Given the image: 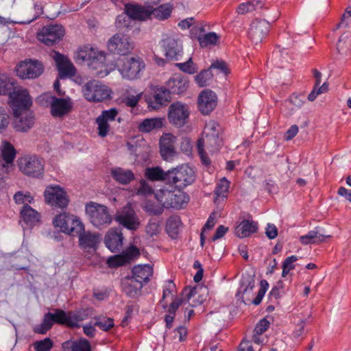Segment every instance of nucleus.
Returning <instances> with one entry per match:
<instances>
[{
  "instance_id": "nucleus-1",
  "label": "nucleus",
  "mask_w": 351,
  "mask_h": 351,
  "mask_svg": "<svg viewBox=\"0 0 351 351\" xmlns=\"http://www.w3.org/2000/svg\"><path fill=\"white\" fill-rule=\"evenodd\" d=\"M157 200L165 208H181L186 204L189 197L181 189L172 191L166 189H161L155 194Z\"/></svg>"
},
{
  "instance_id": "nucleus-2",
  "label": "nucleus",
  "mask_w": 351,
  "mask_h": 351,
  "mask_svg": "<svg viewBox=\"0 0 351 351\" xmlns=\"http://www.w3.org/2000/svg\"><path fill=\"white\" fill-rule=\"evenodd\" d=\"M167 178L168 184L182 190L195 181V175L192 168L188 165H181L169 170Z\"/></svg>"
},
{
  "instance_id": "nucleus-3",
  "label": "nucleus",
  "mask_w": 351,
  "mask_h": 351,
  "mask_svg": "<svg viewBox=\"0 0 351 351\" xmlns=\"http://www.w3.org/2000/svg\"><path fill=\"white\" fill-rule=\"evenodd\" d=\"M86 213L90 223L97 228L108 226L112 221V217L106 206L90 202L86 206Z\"/></svg>"
},
{
  "instance_id": "nucleus-4",
  "label": "nucleus",
  "mask_w": 351,
  "mask_h": 351,
  "mask_svg": "<svg viewBox=\"0 0 351 351\" xmlns=\"http://www.w3.org/2000/svg\"><path fill=\"white\" fill-rule=\"evenodd\" d=\"M145 69V63L138 57L124 58L118 64V70L123 78L134 80L140 77L141 72Z\"/></svg>"
},
{
  "instance_id": "nucleus-5",
  "label": "nucleus",
  "mask_w": 351,
  "mask_h": 351,
  "mask_svg": "<svg viewBox=\"0 0 351 351\" xmlns=\"http://www.w3.org/2000/svg\"><path fill=\"white\" fill-rule=\"evenodd\" d=\"M53 223L56 228L68 234L75 236L83 230V223L80 219L73 215L64 213L53 219Z\"/></svg>"
},
{
  "instance_id": "nucleus-6",
  "label": "nucleus",
  "mask_w": 351,
  "mask_h": 351,
  "mask_svg": "<svg viewBox=\"0 0 351 351\" xmlns=\"http://www.w3.org/2000/svg\"><path fill=\"white\" fill-rule=\"evenodd\" d=\"M68 312L54 308L53 312L45 314L43 322L34 328V332L43 335L51 328L54 323L68 326Z\"/></svg>"
},
{
  "instance_id": "nucleus-7",
  "label": "nucleus",
  "mask_w": 351,
  "mask_h": 351,
  "mask_svg": "<svg viewBox=\"0 0 351 351\" xmlns=\"http://www.w3.org/2000/svg\"><path fill=\"white\" fill-rule=\"evenodd\" d=\"M84 97L89 101L101 102L110 97V90L100 82L93 80L82 87Z\"/></svg>"
},
{
  "instance_id": "nucleus-8",
  "label": "nucleus",
  "mask_w": 351,
  "mask_h": 351,
  "mask_svg": "<svg viewBox=\"0 0 351 351\" xmlns=\"http://www.w3.org/2000/svg\"><path fill=\"white\" fill-rule=\"evenodd\" d=\"M19 169L26 176L39 178L43 174L44 161L36 156H25L18 160Z\"/></svg>"
},
{
  "instance_id": "nucleus-9",
  "label": "nucleus",
  "mask_w": 351,
  "mask_h": 351,
  "mask_svg": "<svg viewBox=\"0 0 351 351\" xmlns=\"http://www.w3.org/2000/svg\"><path fill=\"white\" fill-rule=\"evenodd\" d=\"M222 145V138L221 136H203L197 142V149L200 156L202 162L205 165H209L210 160L208 157L204 147L210 152H217Z\"/></svg>"
},
{
  "instance_id": "nucleus-10",
  "label": "nucleus",
  "mask_w": 351,
  "mask_h": 351,
  "mask_svg": "<svg viewBox=\"0 0 351 351\" xmlns=\"http://www.w3.org/2000/svg\"><path fill=\"white\" fill-rule=\"evenodd\" d=\"M107 47L113 53L125 56L134 49V45L128 36L117 33L108 40Z\"/></svg>"
},
{
  "instance_id": "nucleus-11",
  "label": "nucleus",
  "mask_w": 351,
  "mask_h": 351,
  "mask_svg": "<svg viewBox=\"0 0 351 351\" xmlns=\"http://www.w3.org/2000/svg\"><path fill=\"white\" fill-rule=\"evenodd\" d=\"M64 34V29L61 25H48L44 26L37 34V38L45 45L52 46L59 43Z\"/></svg>"
},
{
  "instance_id": "nucleus-12",
  "label": "nucleus",
  "mask_w": 351,
  "mask_h": 351,
  "mask_svg": "<svg viewBox=\"0 0 351 351\" xmlns=\"http://www.w3.org/2000/svg\"><path fill=\"white\" fill-rule=\"evenodd\" d=\"M45 202L53 207L64 208L69 204V197L66 192L60 186H48L45 193Z\"/></svg>"
},
{
  "instance_id": "nucleus-13",
  "label": "nucleus",
  "mask_w": 351,
  "mask_h": 351,
  "mask_svg": "<svg viewBox=\"0 0 351 351\" xmlns=\"http://www.w3.org/2000/svg\"><path fill=\"white\" fill-rule=\"evenodd\" d=\"M114 219L130 230H136L140 226V220L130 204L117 211Z\"/></svg>"
},
{
  "instance_id": "nucleus-14",
  "label": "nucleus",
  "mask_w": 351,
  "mask_h": 351,
  "mask_svg": "<svg viewBox=\"0 0 351 351\" xmlns=\"http://www.w3.org/2000/svg\"><path fill=\"white\" fill-rule=\"evenodd\" d=\"M43 65L36 60L22 62L16 69V75L21 79L36 78L43 73Z\"/></svg>"
},
{
  "instance_id": "nucleus-15",
  "label": "nucleus",
  "mask_w": 351,
  "mask_h": 351,
  "mask_svg": "<svg viewBox=\"0 0 351 351\" xmlns=\"http://www.w3.org/2000/svg\"><path fill=\"white\" fill-rule=\"evenodd\" d=\"M189 116V107L180 101L174 102L169 107L168 119L169 123L178 127L186 123Z\"/></svg>"
},
{
  "instance_id": "nucleus-16",
  "label": "nucleus",
  "mask_w": 351,
  "mask_h": 351,
  "mask_svg": "<svg viewBox=\"0 0 351 351\" xmlns=\"http://www.w3.org/2000/svg\"><path fill=\"white\" fill-rule=\"evenodd\" d=\"M162 47L168 59L176 61L180 60L183 53V47L178 38L174 35L167 36L162 40Z\"/></svg>"
},
{
  "instance_id": "nucleus-17",
  "label": "nucleus",
  "mask_w": 351,
  "mask_h": 351,
  "mask_svg": "<svg viewBox=\"0 0 351 351\" xmlns=\"http://www.w3.org/2000/svg\"><path fill=\"white\" fill-rule=\"evenodd\" d=\"M51 105V114L53 117H62L69 113L73 108V103L69 97L58 98L55 96L45 95Z\"/></svg>"
},
{
  "instance_id": "nucleus-18",
  "label": "nucleus",
  "mask_w": 351,
  "mask_h": 351,
  "mask_svg": "<svg viewBox=\"0 0 351 351\" xmlns=\"http://www.w3.org/2000/svg\"><path fill=\"white\" fill-rule=\"evenodd\" d=\"M206 289H203L200 287L195 286L193 288L191 287H185L181 295L182 296H185L184 298H176L173 302H175L180 306L183 302H190L191 300L193 299L191 302V305L193 306H196L199 304L203 303L205 299L199 296L198 298H195L196 295H205L206 294Z\"/></svg>"
},
{
  "instance_id": "nucleus-19",
  "label": "nucleus",
  "mask_w": 351,
  "mask_h": 351,
  "mask_svg": "<svg viewBox=\"0 0 351 351\" xmlns=\"http://www.w3.org/2000/svg\"><path fill=\"white\" fill-rule=\"evenodd\" d=\"M270 25L265 19H255L250 25L248 31L249 38L252 43L257 45L267 36Z\"/></svg>"
},
{
  "instance_id": "nucleus-20",
  "label": "nucleus",
  "mask_w": 351,
  "mask_h": 351,
  "mask_svg": "<svg viewBox=\"0 0 351 351\" xmlns=\"http://www.w3.org/2000/svg\"><path fill=\"white\" fill-rule=\"evenodd\" d=\"M3 161H0V178L9 172V169L13 165V161L16 156L14 146L7 141H3L0 147Z\"/></svg>"
},
{
  "instance_id": "nucleus-21",
  "label": "nucleus",
  "mask_w": 351,
  "mask_h": 351,
  "mask_svg": "<svg viewBox=\"0 0 351 351\" xmlns=\"http://www.w3.org/2000/svg\"><path fill=\"white\" fill-rule=\"evenodd\" d=\"M79 237V246L81 249L86 252L96 250L99 243L101 241V234L90 231H85L83 225V230L79 233H76Z\"/></svg>"
},
{
  "instance_id": "nucleus-22",
  "label": "nucleus",
  "mask_w": 351,
  "mask_h": 351,
  "mask_svg": "<svg viewBox=\"0 0 351 351\" xmlns=\"http://www.w3.org/2000/svg\"><path fill=\"white\" fill-rule=\"evenodd\" d=\"M9 99L12 101V105L16 109L26 110L32 105V101L29 93L25 89H12L8 94Z\"/></svg>"
},
{
  "instance_id": "nucleus-23",
  "label": "nucleus",
  "mask_w": 351,
  "mask_h": 351,
  "mask_svg": "<svg viewBox=\"0 0 351 351\" xmlns=\"http://www.w3.org/2000/svg\"><path fill=\"white\" fill-rule=\"evenodd\" d=\"M139 250L136 247L132 245L126 249L123 254L110 257L108 260V263L112 267L122 266L130 263L132 260L139 256Z\"/></svg>"
},
{
  "instance_id": "nucleus-24",
  "label": "nucleus",
  "mask_w": 351,
  "mask_h": 351,
  "mask_svg": "<svg viewBox=\"0 0 351 351\" xmlns=\"http://www.w3.org/2000/svg\"><path fill=\"white\" fill-rule=\"evenodd\" d=\"M217 102V95L213 91L210 90H203L198 99L199 110L203 114H208L215 109Z\"/></svg>"
},
{
  "instance_id": "nucleus-25",
  "label": "nucleus",
  "mask_w": 351,
  "mask_h": 351,
  "mask_svg": "<svg viewBox=\"0 0 351 351\" xmlns=\"http://www.w3.org/2000/svg\"><path fill=\"white\" fill-rule=\"evenodd\" d=\"M176 138L171 134H164L160 139V152L165 160H171L176 155L175 143Z\"/></svg>"
},
{
  "instance_id": "nucleus-26",
  "label": "nucleus",
  "mask_w": 351,
  "mask_h": 351,
  "mask_svg": "<svg viewBox=\"0 0 351 351\" xmlns=\"http://www.w3.org/2000/svg\"><path fill=\"white\" fill-rule=\"evenodd\" d=\"M53 58L56 61L60 77H72L75 75L76 70L73 64L66 56L54 51Z\"/></svg>"
},
{
  "instance_id": "nucleus-27",
  "label": "nucleus",
  "mask_w": 351,
  "mask_h": 351,
  "mask_svg": "<svg viewBox=\"0 0 351 351\" xmlns=\"http://www.w3.org/2000/svg\"><path fill=\"white\" fill-rule=\"evenodd\" d=\"M14 113V127L16 130L26 132L32 128L34 124V117L31 112L25 110L18 113L16 110Z\"/></svg>"
},
{
  "instance_id": "nucleus-28",
  "label": "nucleus",
  "mask_w": 351,
  "mask_h": 351,
  "mask_svg": "<svg viewBox=\"0 0 351 351\" xmlns=\"http://www.w3.org/2000/svg\"><path fill=\"white\" fill-rule=\"evenodd\" d=\"M168 90L173 94H182L189 87V80L186 77L180 73H175L167 82Z\"/></svg>"
},
{
  "instance_id": "nucleus-29",
  "label": "nucleus",
  "mask_w": 351,
  "mask_h": 351,
  "mask_svg": "<svg viewBox=\"0 0 351 351\" xmlns=\"http://www.w3.org/2000/svg\"><path fill=\"white\" fill-rule=\"evenodd\" d=\"M123 239V234L120 230L111 228L105 236V244L111 252H119L122 248Z\"/></svg>"
},
{
  "instance_id": "nucleus-30",
  "label": "nucleus",
  "mask_w": 351,
  "mask_h": 351,
  "mask_svg": "<svg viewBox=\"0 0 351 351\" xmlns=\"http://www.w3.org/2000/svg\"><path fill=\"white\" fill-rule=\"evenodd\" d=\"M123 292L130 298H136L140 294L143 285L132 276L125 277L121 282Z\"/></svg>"
},
{
  "instance_id": "nucleus-31",
  "label": "nucleus",
  "mask_w": 351,
  "mask_h": 351,
  "mask_svg": "<svg viewBox=\"0 0 351 351\" xmlns=\"http://www.w3.org/2000/svg\"><path fill=\"white\" fill-rule=\"evenodd\" d=\"M125 11L132 21H144L150 17L149 6L126 4Z\"/></svg>"
},
{
  "instance_id": "nucleus-32",
  "label": "nucleus",
  "mask_w": 351,
  "mask_h": 351,
  "mask_svg": "<svg viewBox=\"0 0 351 351\" xmlns=\"http://www.w3.org/2000/svg\"><path fill=\"white\" fill-rule=\"evenodd\" d=\"M312 73L315 79V83L311 92L308 94V101H311L315 100L318 95L328 91V84L327 82H324L319 86L322 75V73L315 69L312 70Z\"/></svg>"
},
{
  "instance_id": "nucleus-33",
  "label": "nucleus",
  "mask_w": 351,
  "mask_h": 351,
  "mask_svg": "<svg viewBox=\"0 0 351 351\" xmlns=\"http://www.w3.org/2000/svg\"><path fill=\"white\" fill-rule=\"evenodd\" d=\"M170 92L165 88H157L153 98L148 101L149 106L157 109L167 105L171 100Z\"/></svg>"
},
{
  "instance_id": "nucleus-34",
  "label": "nucleus",
  "mask_w": 351,
  "mask_h": 351,
  "mask_svg": "<svg viewBox=\"0 0 351 351\" xmlns=\"http://www.w3.org/2000/svg\"><path fill=\"white\" fill-rule=\"evenodd\" d=\"M164 119L159 117H154L144 119L138 126L140 132L148 133L153 130L161 129L163 124Z\"/></svg>"
},
{
  "instance_id": "nucleus-35",
  "label": "nucleus",
  "mask_w": 351,
  "mask_h": 351,
  "mask_svg": "<svg viewBox=\"0 0 351 351\" xmlns=\"http://www.w3.org/2000/svg\"><path fill=\"white\" fill-rule=\"evenodd\" d=\"M132 271V277L143 284V282H147L149 281V277L152 275L153 269L149 265H139L134 266Z\"/></svg>"
},
{
  "instance_id": "nucleus-36",
  "label": "nucleus",
  "mask_w": 351,
  "mask_h": 351,
  "mask_svg": "<svg viewBox=\"0 0 351 351\" xmlns=\"http://www.w3.org/2000/svg\"><path fill=\"white\" fill-rule=\"evenodd\" d=\"M256 231V223L250 220H243L236 228V235L240 238H245L249 237Z\"/></svg>"
},
{
  "instance_id": "nucleus-37",
  "label": "nucleus",
  "mask_w": 351,
  "mask_h": 351,
  "mask_svg": "<svg viewBox=\"0 0 351 351\" xmlns=\"http://www.w3.org/2000/svg\"><path fill=\"white\" fill-rule=\"evenodd\" d=\"M62 348L64 350L91 351L89 341L84 338H82L78 341H66L62 343Z\"/></svg>"
},
{
  "instance_id": "nucleus-38",
  "label": "nucleus",
  "mask_w": 351,
  "mask_h": 351,
  "mask_svg": "<svg viewBox=\"0 0 351 351\" xmlns=\"http://www.w3.org/2000/svg\"><path fill=\"white\" fill-rule=\"evenodd\" d=\"M111 174L113 178L123 184H127L134 178V175L131 170L123 169L121 167L112 169Z\"/></svg>"
},
{
  "instance_id": "nucleus-39",
  "label": "nucleus",
  "mask_w": 351,
  "mask_h": 351,
  "mask_svg": "<svg viewBox=\"0 0 351 351\" xmlns=\"http://www.w3.org/2000/svg\"><path fill=\"white\" fill-rule=\"evenodd\" d=\"M169 171H164L160 167H148L145 170V176L152 181H166L168 183Z\"/></svg>"
},
{
  "instance_id": "nucleus-40",
  "label": "nucleus",
  "mask_w": 351,
  "mask_h": 351,
  "mask_svg": "<svg viewBox=\"0 0 351 351\" xmlns=\"http://www.w3.org/2000/svg\"><path fill=\"white\" fill-rule=\"evenodd\" d=\"M263 6L264 2L263 0H251L239 4L237 8V12L239 14H245L248 12L262 9Z\"/></svg>"
},
{
  "instance_id": "nucleus-41",
  "label": "nucleus",
  "mask_w": 351,
  "mask_h": 351,
  "mask_svg": "<svg viewBox=\"0 0 351 351\" xmlns=\"http://www.w3.org/2000/svg\"><path fill=\"white\" fill-rule=\"evenodd\" d=\"M150 16H153L158 20H165L168 19L171 13L172 8L169 4H163L158 8H154L149 6Z\"/></svg>"
},
{
  "instance_id": "nucleus-42",
  "label": "nucleus",
  "mask_w": 351,
  "mask_h": 351,
  "mask_svg": "<svg viewBox=\"0 0 351 351\" xmlns=\"http://www.w3.org/2000/svg\"><path fill=\"white\" fill-rule=\"evenodd\" d=\"M330 237V234H326L322 228L316 227L314 230L308 231V245L322 243L325 241L326 238Z\"/></svg>"
},
{
  "instance_id": "nucleus-43",
  "label": "nucleus",
  "mask_w": 351,
  "mask_h": 351,
  "mask_svg": "<svg viewBox=\"0 0 351 351\" xmlns=\"http://www.w3.org/2000/svg\"><path fill=\"white\" fill-rule=\"evenodd\" d=\"M21 215L23 221L29 225H32L38 221L39 214L30 207L27 204L23 206L21 211Z\"/></svg>"
},
{
  "instance_id": "nucleus-44",
  "label": "nucleus",
  "mask_w": 351,
  "mask_h": 351,
  "mask_svg": "<svg viewBox=\"0 0 351 351\" xmlns=\"http://www.w3.org/2000/svg\"><path fill=\"white\" fill-rule=\"evenodd\" d=\"M181 221L178 216H171L166 222V231L173 239H175L179 232Z\"/></svg>"
},
{
  "instance_id": "nucleus-45",
  "label": "nucleus",
  "mask_w": 351,
  "mask_h": 351,
  "mask_svg": "<svg viewBox=\"0 0 351 351\" xmlns=\"http://www.w3.org/2000/svg\"><path fill=\"white\" fill-rule=\"evenodd\" d=\"M88 314L85 311H79L77 312H68V326L71 328H79V322L86 319Z\"/></svg>"
},
{
  "instance_id": "nucleus-46",
  "label": "nucleus",
  "mask_w": 351,
  "mask_h": 351,
  "mask_svg": "<svg viewBox=\"0 0 351 351\" xmlns=\"http://www.w3.org/2000/svg\"><path fill=\"white\" fill-rule=\"evenodd\" d=\"M337 49L339 53L347 55L351 51V34H343L340 36Z\"/></svg>"
},
{
  "instance_id": "nucleus-47",
  "label": "nucleus",
  "mask_w": 351,
  "mask_h": 351,
  "mask_svg": "<svg viewBox=\"0 0 351 351\" xmlns=\"http://www.w3.org/2000/svg\"><path fill=\"white\" fill-rule=\"evenodd\" d=\"M222 128L216 121H209L204 127V136H221Z\"/></svg>"
},
{
  "instance_id": "nucleus-48",
  "label": "nucleus",
  "mask_w": 351,
  "mask_h": 351,
  "mask_svg": "<svg viewBox=\"0 0 351 351\" xmlns=\"http://www.w3.org/2000/svg\"><path fill=\"white\" fill-rule=\"evenodd\" d=\"M230 182L226 178L221 179L215 191L216 195L215 201L217 202L220 197L222 199L225 198L228 192Z\"/></svg>"
},
{
  "instance_id": "nucleus-49",
  "label": "nucleus",
  "mask_w": 351,
  "mask_h": 351,
  "mask_svg": "<svg viewBox=\"0 0 351 351\" xmlns=\"http://www.w3.org/2000/svg\"><path fill=\"white\" fill-rule=\"evenodd\" d=\"M198 40L202 47H207L209 45H217L219 40V36L215 32H209L203 36H199Z\"/></svg>"
},
{
  "instance_id": "nucleus-50",
  "label": "nucleus",
  "mask_w": 351,
  "mask_h": 351,
  "mask_svg": "<svg viewBox=\"0 0 351 351\" xmlns=\"http://www.w3.org/2000/svg\"><path fill=\"white\" fill-rule=\"evenodd\" d=\"M213 79V74L210 70L202 71L198 75L195 76V82L200 87L207 86L210 85Z\"/></svg>"
},
{
  "instance_id": "nucleus-51",
  "label": "nucleus",
  "mask_w": 351,
  "mask_h": 351,
  "mask_svg": "<svg viewBox=\"0 0 351 351\" xmlns=\"http://www.w3.org/2000/svg\"><path fill=\"white\" fill-rule=\"evenodd\" d=\"M14 83L4 74L0 73V95H8L14 89Z\"/></svg>"
},
{
  "instance_id": "nucleus-52",
  "label": "nucleus",
  "mask_w": 351,
  "mask_h": 351,
  "mask_svg": "<svg viewBox=\"0 0 351 351\" xmlns=\"http://www.w3.org/2000/svg\"><path fill=\"white\" fill-rule=\"evenodd\" d=\"M76 61L79 62H90L91 64H97L98 58L92 56V53H88L86 49H80L75 56Z\"/></svg>"
},
{
  "instance_id": "nucleus-53",
  "label": "nucleus",
  "mask_w": 351,
  "mask_h": 351,
  "mask_svg": "<svg viewBox=\"0 0 351 351\" xmlns=\"http://www.w3.org/2000/svg\"><path fill=\"white\" fill-rule=\"evenodd\" d=\"M95 326H98L104 331H108L114 327V320L112 318L97 317L95 318Z\"/></svg>"
},
{
  "instance_id": "nucleus-54",
  "label": "nucleus",
  "mask_w": 351,
  "mask_h": 351,
  "mask_svg": "<svg viewBox=\"0 0 351 351\" xmlns=\"http://www.w3.org/2000/svg\"><path fill=\"white\" fill-rule=\"evenodd\" d=\"M36 351H50L53 346V342L50 338H45L40 341H36L33 344Z\"/></svg>"
},
{
  "instance_id": "nucleus-55",
  "label": "nucleus",
  "mask_w": 351,
  "mask_h": 351,
  "mask_svg": "<svg viewBox=\"0 0 351 351\" xmlns=\"http://www.w3.org/2000/svg\"><path fill=\"white\" fill-rule=\"evenodd\" d=\"M176 66L178 67L180 71L189 74H193L197 71V68L192 61V58H189V59L185 62L177 63L176 64Z\"/></svg>"
},
{
  "instance_id": "nucleus-56",
  "label": "nucleus",
  "mask_w": 351,
  "mask_h": 351,
  "mask_svg": "<svg viewBox=\"0 0 351 351\" xmlns=\"http://www.w3.org/2000/svg\"><path fill=\"white\" fill-rule=\"evenodd\" d=\"M133 21L131 20L129 15L125 11L124 13L119 14L116 19V26L117 28L121 29L125 27L131 26Z\"/></svg>"
},
{
  "instance_id": "nucleus-57",
  "label": "nucleus",
  "mask_w": 351,
  "mask_h": 351,
  "mask_svg": "<svg viewBox=\"0 0 351 351\" xmlns=\"http://www.w3.org/2000/svg\"><path fill=\"white\" fill-rule=\"evenodd\" d=\"M268 287H269V284L267 280H261L260 289L258 290V294H257L256 297L252 300V303L254 305H258L261 302L263 298L264 297V295L267 290Z\"/></svg>"
},
{
  "instance_id": "nucleus-58",
  "label": "nucleus",
  "mask_w": 351,
  "mask_h": 351,
  "mask_svg": "<svg viewBox=\"0 0 351 351\" xmlns=\"http://www.w3.org/2000/svg\"><path fill=\"white\" fill-rule=\"evenodd\" d=\"M96 123L98 125V134L101 137H105L110 130L109 122L98 117L96 119Z\"/></svg>"
},
{
  "instance_id": "nucleus-59",
  "label": "nucleus",
  "mask_w": 351,
  "mask_h": 351,
  "mask_svg": "<svg viewBox=\"0 0 351 351\" xmlns=\"http://www.w3.org/2000/svg\"><path fill=\"white\" fill-rule=\"evenodd\" d=\"M254 287V280L252 278H247L242 280L241 290L238 293H242L243 295H249L252 292Z\"/></svg>"
},
{
  "instance_id": "nucleus-60",
  "label": "nucleus",
  "mask_w": 351,
  "mask_h": 351,
  "mask_svg": "<svg viewBox=\"0 0 351 351\" xmlns=\"http://www.w3.org/2000/svg\"><path fill=\"white\" fill-rule=\"evenodd\" d=\"M160 232V224L155 219H150L146 226V232L150 237L157 235Z\"/></svg>"
},
{
  "instance_id": "nucleus-61",
  "label": "nucleus",
  "mask_w": 351,
  "mask_h": 351,
  "mask_svg": "<svg viewBox=\"0 0 351 351\" xmlns=\"http://www.w3.org/2000/svg\"><path fill=\"white\" fill-rule=\"evenodd\" d=\"M14 199L18 204L31 203L33 201V197L31 196L30 193L27 192L23 193L21 191H19L14 195Z\"/></svg>"
},
{
  "instance_id": "nucleus-62",
  "label": "nucleus",
  "mask_w": 351,
  "mask_h": 351,
  "mask_svg": "<svg viewBox=\"0 0 351 351\" xmlns=\"http://www.w3.org/2000/svg\"><path fill=\"white\" fill-rule=\"evenodd\" d=\"M163 206L147 202L144 206V210L151 215H159L163 212Z\"/></svg>"
},
{
  "instance_id": "nucleus-63",
  "label": "nucleus",
  "mask_w": 351,
  "mask_h": 351,
  "mask_svg": "<svg viewBox=\"0 0 351 351\" xmlns=\"http://www.w3.org/2000/svg\"><path fill=\"white\" fill-rule=\"evenodd\" d=\"M10 123V117L4 108L0 106V132L5 130Z\"/></svg>"
},
{
  "instance_id": "nucleus-64",
  "label": "nucleus",
  "mask_w": 351,
  "mask_h": 351,
  "mask_svg": "<svg viewBox=\"0 0 351 351\" xmlns=\"http://www.w3.org/2000/svg\"><path fill=\"white\" fill-rule=\"evenodd\" d=\"M117 114L118 112L115 108H111L110 110L103 111L99 117L108 122H111L115 120Z\"/></svg>"
}]
</instances>
